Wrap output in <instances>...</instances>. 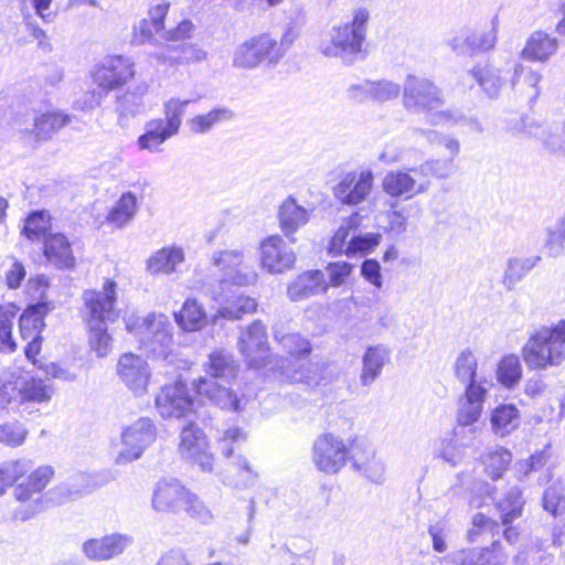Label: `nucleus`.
Here are the masks:
<instances>
[{"label":"nucleus","mask_w":565,"mask_h":565,"mask_svg":"<svg viewBox=\"0 0 565 565\" xmlns=\"http://www.w3.org/2000/svg\"><path fill=\"white\" fill-rule=\"evenodd\" d=\"M242 249H224L213 254L212 265L218 270L214 299L220 302L218 315L228 320L241 319L256 310L254 298L238 291L256 282L257 274L245 266Z\"/></svg>","instance_id":"nucleus-1"},{"label":"nucleus","mask_w":565,"mask_h":565,"mask_svg":"<svg viewBox=\"0 0 565 565\" xmlns=\"http://www.w3.org/2000/svg\"><path fill=\"white\" fill-rule=\"evenodd\" d=\"M116 289V281L106 279L102 290L90 289L83 294L89 345L100 358L108 355L111 350L113 339L107 331V323L114 322L118 318V311L115 308Z\"/></svg>","instance_id":"nucleus-2"},{"label":"nucleus","mask_w":565,"mask_h":565,"mask_svg":"<svg viewBox=\"0 0 565 565\" xmlns=\"http://www.w3.org/2000/svg\"><path fill=\"white\" fill-rule=\"evenodd\" d=\"M369 11L359 8L350 22L333 26L319 44L320 52L328 57H340L345 64H353L365 57L363 44L366 36Z\"/></svg>","instance_id":"nucleus-3"},{"label":"nucleus","mask_w":565,"mask_h":565,"mask_svg":"<svg viewBox=\"0 0 565 565\" xmlns=\"http://www.w3.org/2000/svg\"><path fill=\"white\" fill-rule=\"evenodd\" d=\"M292 41L289 31L279 41L269 33L254 35L235 47L232 65L247 71L260 65L275 67L286 55Z\"/></svg>","instance_id":"nucleus-4"},{"label":"nucleus","mask_w":565,"mask_h":565,"mask_svg":"<svg viewBox=\"0 0 565 565\" xmlns=\"http://www.w3.org/2000/svg\"><path fill=\"white\" fill-rule=\"evenodd\" d=\"M54 477L51 466H41L13 487L12 495L19 503L13 510V521L26 522L47 509V501L54 492L45 488Z\"/></svg>","instance_id":"nucleus-5"},{"label":"nucleus","mask_w":565,"mask_h":565,"mask_svg":"<svg viewBox=\"0 0 565 565\" xmlns=\"http://www.w3.org/2000/svg\"><path fill=\"white\" fill-rule=\"evenodd\" d=\"M522 356L531 370H546L565 361V319L552 327H542L531 334L522 349Z\"/></svg>","instance_id":"nucleus-6"},{"label":"nucleus","mask_w":565,"mask_h":565,"mask_svg":"<svg viewBox=\"0 0 565 565\" xmlns=\"http://www.w3.org/2000/svg\"><path fill=\"white\" fill-rule=\"evenodd\" d=\"M127 329L136 333L140 348L149 356L169 364L173 362V326L166 315L149 313L134 328L127 323Z\"/></svg>","instance_id":"nucleus-7"},{"label":"nucleus","mask_w":565,"mask_h":565,"mask_svg":"<svg viewBox=\"0 0 565 565\" xmlns=\"http://www.w3.org/2000/svg\"><path fill=\"white\" fill-rule=\"evenodd\" d=\"M246 439V433L238 427L227 428L217 437L221 454L231 460V466L237 475L236 477L226 476L227 483L235 488H249L258 477L247 459L241 454Z\"/></svg>","instance_id":"nucleus-8"},{"label":"nucleus","mask_w":565,"mask_h":565,"mask_svg":"<svg viewBox=\"0 0 565 565\" xmlns=\"http://www.w3.org/2000/svg\"><path fill=\"white\" fill-rule=\"evenodd\" d=\"M359 445V438L351 440L348 446L339 436L323 434L313 444V463L324 473H338L349 461L351 462L352 455Z\"/></svg>","instance_id":"nucleus-9"},{"label":"nucleus","mask_w":565,"mask_h":565,"mask_svg":"<svg viewBox=\"0 0 565 565\" xmlns=\"http://www.w3.org/2000/svg\"><path fill=\"white\" fill-rule=\"evenodd\" d=\"M328 367L329 361L322 358L311 360H306V358L297 360L279 358L276 359L271 370L281 381L316 387L330 380Z\"/></svg>","instance_id":"nucleus-10"},{"label":"nucleus","mask_w":565,"mask_h":565,"mask_svg":"<svg viewBox=\"0 0 565 565\" xmlns=\"http://www.w3.org/2000/svg\"><path fill=\"white\" fill-rule=\"evenodd\" d=\"M403 104L407 111L429 115L430 120L444 105V97L430 79L409 74L403 86Z\"/></svg>","instance_id":"nucleus-11"},{"label":"nucleus","mask_w":565,"mask_h":565,"mask_svg":"<svg viewBox=\"0 0 565 565\" xmlns=\"http://www.w3.org/2000/svg\"><path fill=\"white\" fill-rule=\"evenodd\" d=\"M54 309L51 301H39L29 305L19 319L20 334L26 341L24 354L29 361L38 365L36 355L41 351L43 338L41 335L45 328L44 318Z\"/></svg>","instance_id":"nucleus-12"},{"label":"nucleus","mask_w":565,"mask_h":565,"mask_svg":"<svg viewBox=\"0 0 565 565\" xmlns=\"http://www.w3.org/2000/svg\"><path fill=\"white\" fill-rule=\"evenodd\" d=\"M157 437V428L149 417H140L126 427L121 433V449L118 451L115 462L127 465L141 457Z\"/></svg>","instance_id":"nucleus-13"},{"label":"nucleus","mask_w":565,"mask_h":565,"mask_svg":"<svg viewBox=\"0 0 565 565\" xmlns=\"http://www.w3.org/2000/svg\"><path fill=\"white\" fill-rule=\"evenodd\" d=\"M495 23L497 18L492 20V26L488 30L460 28L448 35L446 45L455 55L466 57L492 50L497 43Z\"/></svg>","instance_id":"nucleus-14"},{"label":"nucleus","mask_w":565,"mask_h":565,"mask_svg":"<svg viewBox=\"0 0 565 565\" xmlns=\"http://www.w3.org/2000/svg\"><path fill=\"white\" fill-rule=\"evenodd\" d=\"M196 401L184 383L166 385L156 397V407L163 418H199Z\"/></svg>","instance_id":"nucleus-15"},{"label":"nucleus","mask_w":565,"mask_h":565,"mask_svg":"<svg viewBox=\"0 0 565 565\" xmlns=\"http://www.w3.org/2000/svg\"><path fill=\"white\" fill-rule=\"evenodd\" d=\"M488 394V387L484 385H469L459 398L457 412V426L455 434L457 436L469 434L477 437L478 427L473 426L483 412V405Z\"/></svg>","instance_id":"nucleus-16"},{"label":"nucleus","mask_w":565,"mask_h":565,"mask_svg":"<svg viewBox=\"0 0 565 565\" xmlns=\"http://www.w3.org/2000/svg\"><path fill=\"white\" fill-rule=\"evenodd\" d=\"M237 345L249 367L258 370L271 363L266 327L260 320H255L242 332Z\"/></svg>","instance_id":"nucleus-17"},{"label":"nucleus","mask_w":565,"mask_h":565,"mask_svg":"<svg viewBox=\"0 0 565 565\" xmlns=\"http://www.w3.org/2000/svg\"><path fill=\"white\" fill-rule=\"evenodd\" d=\"M179 452L184 460L198 465L202 471H212L214 456L210 451L206 436L192 422L180 433Z\"/></svg>","instance_id":"nucleus-18"},{"label":"nucleus","mask_w":565,"mask_h":565,"mask_svg":"<svg viewBox=\"0 0 565 565\" xmlns=\"http://www.w3.org/2000/svg\"><path fill=\"white\" fill-rule=\"evenodd\" d=\"M516 129L537 139L548 153L565 156V137L558 122L540 121L533 117L523 116L516 124Z\"/></svg>","instance_id":"nucleus-19"},{"label":"nucleus","mask_w":565,"mask_h":565,"mask_svg":"<svg viewBox=\"0 0 565 565\" xmlns=\"http://www.w3.org/2000/svg\"><path fill=\"white\" fill-rule=\"evenodd\" d=\"M92 75L99 88L110 92L134 77V64L121 55L107 56L95 66Z\"/></svg>","instance_id":"nucleus-20"},{"label":"nucleus","mask_w":565,"mask_h":565,"mask_svg":"<svg viewBox=\"0 0 565 565\" xmlns=\"http://www.w3.org/2000/svg\"><path fill=\"white\" fill-rule=\"evenodd\" d=\"M373 179L370 170L345 173L334 185L333 194L344 205H358L370 194Z\"/></svg>","instance_id":"nucleus-21"},{"label":"nucleus","mask_w":565,"mask_h":565,"mask_svg":"<svg viewBox=\"0 0 565 565\" xmlns=\"http://www.w3.org/2000/svg\"><path fill=\"white\" fill-rule=\"evenodd\" d=\"M296 262L292 248L279 235H271L260 244V264L270 274H281Z\"/></svg>","instance_id":"nucleus-22"},{"label":"nucleus","mask_w":565,"mask_h":565,"mask_svg":"<svg viewBox=\"0 0 565 565\" xmlns=\"http://www.w3.org/2000/svg\"><path fill=\"white\" fill-rule=\"evenodd\" d=\"M412 168L408 170H391L386 172L382 180V189L385 194L393 199L409 200L414 196L425 193L430 182H417L412 174Z\"/></svg>","instance_id":"nucleus-23"},{"label":"nucleus","mask_w":565,"mask_h":565,"mask_svg":"<svg viewBox=\"0 0 565 565\" xmlns=\"http://www.w3.org/2000/svg\"><path fill=\"white\" fill-rule=\"evenodd\" d=\"M132 543L134 537L131 535L111 533L100 539L85 541L82 551L92 561H108L121 555Z\"/></svg>","instance_id":"nucleus-24"},{"label":"nucleus","mask_w":565,"mask_h":565,"mask_svg":"<svg viewBox=\"0 0 565 565\" xmlns=\"http://www.w3.org/2000/svg\"><path fill=\"white\" fill-rule=\"evenodd\" d=\"M117 373L135 395H141L146 392L150 370L141 356L134 353L122 354L118 361Z\"/></svg>","instance_id":"nucleus-25"},{"label":"nucleus","mask_w":565,"mask_h":565,"mask_svg":"<svg viewBox=\"0 0 565 565\" xmlns=\"http://www.w3.org/2000/svg\"><path fill=\"white\" fill-rule=\"evenodd\" d=\"M31 126L21 127L22 132L30 134L38 142L52 139L62 128L67 126L72 117L62 111L33 113Z\"/></svg>","instance_id":"nucleus-26"},{"label":"nucleus","mask_w":565,"mask_h":565,"mask_svg":"<svg viewBox=\"0 0 565 565\" xmlns=\"http://www.w3.org/2000/svg\"><path fill=\"white\" fill-rule=\"evenodd\" d=\"M523 504L524 500L522 498V491L516 486L511 487L504 497L497 502L501 523L505 526L503 530V537L510 544H514L518 541L519 531L516 527L510 526L509 524L521 516Z\"/></svg>","instance_id":"nucleus-27"},{"label":"nucleus","mask_w":565,"mask_h":565,"mask_svg":"<svg viewBox=\"0 0 565 565\" xmlns=\"http://www.w3.org/2000/svg\"><path fill=\"white\" fill-rule=\"evenodd\" d=\"M188 490L174 478L162 479L157 483L152 507L159 512H178L186 500Z\"/></svg>","instance_id":"nucleus-28"},{"label":"nucleus","mask_w":565,"mask_h":565,"mask_svg":"<svg viewBox=\"0 0 565 565\" xmlns=\"http://www.w3.org/2000/svg\"><path fill=\"white\" fill-rule=\"evenodd\" d=\"M43 254L47 263L57 269L66 270L75 267V256L71 242L62 233H49L43 242Z\"/></svg>","instance_id":"nucleus-29"},{"label":"nucleus","mask_w":565,"mask_h":565,"mask_svg":"<svg viewBox=\"0 0 565 565\" xmlns=\"http://www.w3.org/2000/svg\"><path fill=\"white\" fill-rule=\"evenodd\" d=\"M329 285L326 281L324 274L319 270H307L296 277L288 285L287 295L291 301H302L310 297L324 294Z\"/></svg>","instance_id":"nucleus-30"},{"label":"nucleus","mask_w":565,"mask_h":565,"mask_svg":"<svg viewBox=\"0 0 565 565\" xmlns=\"http://www.w3.org/2000/svg\"><path fill=\"white\" fill-rule=\"evenodd\" d=\"M359 447L352 455V467L355 471L363 473L371 482L381 484L384 482V463L376 459L374 449L364 440L359 439Z\"/></svg>","instance_id":"nucleus-31"},{"label":"nucleus","mask_w":565,"mask_h":565,"mask_svg":"<svg viewBox=\"0 0 565 565\" xmlns=\"http://www.w3.org/2000/svg\"><path fill=\"white\" fill-rule=\"evenodd\" d=\"M194 386L199 395L206 397L215 406L222 409L239 411L237 395L225 385L201 376L194 382Z\"/></svg>","instance_id":"nucleus-32"},{"label":"nucleus","mask_w":565,"mask_h":565,"mask_svg":"<svg viewBox=\"0 0 565 565\" xmlns=\"http://www.w3.org/2000/svg\"><path fill=\"white\" fill-rule=\"evenodd\" d=\"M147 90L148 86L141 83L134 88H128L122 95L117 96L116 113L121 127L128 126L130 118L145 111L143 96Z\"/></svg>","instance_id":"nucleus-33"},{"label":"nucleus","mask_w":565,"mask_h":565,"mask_svg":"<svg viewBox=\"0 0 565 565\" xmlns=\"http://www.w3.org/2000/svg\"><path fill=\"white\" fill-rule=\"evenodd\" d=\"M204 371L210 376L209 380H221L224 383H230L237 375L238 364L231 352L215 350L209 354Z\"/></svg>","instance_id":"nucleus-34"},{"label":"nucleus","mask_w":565,"mask_h":565,"mask_svg":"<svg viewBox=\"0 0 565 565\" xmlns=\"http://www.w3.org/2000/svg\"><path fill=\"white\" fill-rule=\"evenodd\" d=\"M558 50V40L546 32L535 31L526 40L522 57L533 62H546Z\"/></svg>","instance_id":"nucleus-35"},{"label":"nucleus","mask_w":565,"mask_h":565,"mask_svg":"<svg viewBox=\"0 0 565 565\" xmlns=\"http://www.w3.org/2000/svg\"><path fill=\"white\" fill-rule=\"evenodd\" d=\"M391 350L384 344L371 345L362 358V372L360 382L370 386L381 374L384 365L390 361Z\"/></svg>","instance_id":"nucleus-36"},{"label":"nucleus","mask_w":565,"mask_h":565,"mask_svg":"<svg viewBox=\"0 0 565 565\" xmlns=\"http://www.w3.org/2000/svg\"><path fill=\"white\" fill-rule=\"evenodd\" d=\"M278 217L281 231L294 243L296 239L292 235L300 226L307 224L309 213L305 207L297 204L294 198L289 196L280 205Z\"/></svg>","instance_id":"nucleus-37"},{"label":"nucleus","mask_w":565,"mask_h":565,"mask_svg":"<svg viewBox=\"0 0 565 565\" xmlns=\"http://www.w3.org/2000/svg\"><path fill=\"white\" fill-rule=\"evenodd\" d=\"M175 135L161 118L151 119L145 124V131L138 137L137 145L140 150L159 152L161 145Z\"/></svg>","instance_id":"nucleus-38"},{"label":"nucleus","mask_w":565,"mask_h":565,"mask_svg":"<svg viewBox=\"0 0 565 565\" xmlns=\"http://www.w3.org/2000/svg\"><path fill=\"white\" fill-rule=\"evenodd\" d=\"M492 431L500 437H505L519 428L521 414L514 404H500L490 415Z\"/></svg>","instance_id":"nucleus-39"},{"label":"nucleus","mask_w":565,"mask_h":565,"mask_svg":"<svg viewBox=\"0 0 565 565\" xmlns=\"http://www.w3.org/2000/svg\"><path fill=\"white\" fill-rule=\"evenodd\" d=\"M183 262V249L179 246H168L162 247L148 259L147 268L153 275H170L177 271V267Z\"/></svg>","instance_id":"nucleus-40"},{"label":"nucleus","mask_w":565,"mask_h":565,"mask_svg":"<svg viewBox=\"0 0 565 565\" xmlns=\"http://www.w3.org/2000/svg\"><path fill=\"white\" fill-rule=\"evenodd\" d=\"M173 315L175 323L185 332L199 331L207 322L204 308L192 298L186 299L181 309Z\"/></svg>","instance_id":"nucleus-41"},{"label":"nucleus","mask_w":565,"mask_h":565,"mask_svg":"<svg viewBox=\"0 0 565 565\" xmlns=\"http://www.w3.org/2000/svg\"><path fill=\"white\" fill-rule=\"evenodd\" d=\"M541 256L511 257L502 276V285L512 290L540 262Z\"/></svg>","instance_id":"nucleus-42"},{"label":"nucleus","mask_w":565,"mask_h":565,"mask_svg":"<svg viewBox=\"0 0 565 565\" xmlns=\"http://www.w3.org/2000/svg\"><path fill=\"white\" fill-rule=\"evenodd\" d=\"M476 436L469 434L457 436L454 433L452 438H443L436 449V456L443 458L451 466H456L465 454V448L473 446Z\"/></svg>","instance_id":"nucleus-43"},{"label":"nucleus","mask_w":565,"mask_h":565,"mask_svg":"<svg viewBox=\"0 0 565 565\" xmlns=\"http://www.w3.org/2000/svg\"><path fill=\"white\" fill-rule=\"evenodd\" d=\"M550 455L547 451H536L529 459L519 463V472L530 479L532 475H537L536 481L540 486L546 484L552 480L553 473L550 467H546Z\"/></svg>","instance_id":"nucleus-44"},{"label":"nucleus","mask_w":565,"mask_h":565,"mask_svg":"<svg viewBox=\"0 0 565 565\" xmlns=\"http://www.w3.org/2000/svg\"><path fill=\"white\" fill-rule=\"evenodd\" d=\"M477 358L469 350H463L455 362V375L466 386L473 385H488V381L484 377L477 376Z\"/></svg>","instance_id":"nucleus-45"},{"label":"nucleus","mask_w":565,"mask_h":565,"mask_svg":"<svg viewBox=\"0 0 565 565\" xmlns=\"http://www.w3.org/2000/svg\"><path fill=\"white\" fill-rule=\"evenodd\" d=\"M544 247L550 257L565 255V211L546 226Z\"/></svg>","instance_id":"nucleus-46"},{"label":"nucleus","mask_w":565,"mask_h":565,"mask_svg":"<svg viewBox=\"0 0 565 565\" xmlns=\"http://www.w3.org/2000/svg\"><path fill=\"white\" fill-rule=\"evenodd\" d=\"M234 117V113L227 107L213 108L207 114L196 115L188 121L190 130L194 134H206L214 126L230 121Z\"/></svg>","instance_id":"nucleus-47"},{"label":"nucleus","mask_w":565,"mask_h":565,"mask_svg":"<svg viewBox=\"0 0 565 565\" xmlns=\"http://www.w3.org/2000/svg\"><path fill=\"white\" fill-rule=\"evenodd\" d=\"M53 387L41 379H31L17 388V397H20L21 404H42L47 403L53 396Z\"/></svg>","instance_id":"nucleus-48"},{"label":"nucleus","mask_w":565,"mask_h":565,"mask_svg":"<svg viewBox=\"0 0 565 565\" xmlns=\"http://www.w3.org/2000/svg\"><path fill=\"white\" fill-rule=\"evenodd\" d=\"M137 211V196L132 192H125L108 212L107 221L116 227L129 223Z\"/></svg>","instance_id":"nucleus-49"},{"label":"nucleus","mask_w":565,"mask_h":565,"mask_svg":"<svg viewBox=\"0 0 565 565\" xmlns=\"http://www.w3.org/2000/svg\"><path fill=\"white\" fill-rule=\"evenodd\" d=\"M482 88V90L490 97L495 98L499 96L503 81L499 71L489 65H477L468 73Z\"/></svg>","instance_id":"nucleus-50"},{"label":"nucleus","mask_w":565,"mask_h":565,"mask_svg":"<svg viewBox=\"0 0 565 565\" xmlns=\"http://www.w3.org/2000/svg\"><path fill=\"white\" fill-rule=\"evenodd\" d=\"M361 224V215L359 212L352 213L349 217L344 218L340 227L332 236L329 245V250L332 254H342L347 252L348 243L352 235H355L356 230Z\"/></svg>","instance_id":"nucleus-51"},{"label":"nucleus","mask_w":565,"mask_h":565,"mask_svg":"<svg viewBox=\"0 0 565 565\" xmlns=\"http://www.w3.org/2000/svg\"><path fill=\"white\" fill-rule=\"evenodd\" d=\"M18 308L13 303L0 305V352H14L17 344L12 338L13 320Z\"/></svg>","instance_id":"nucleus-52"},{"label":"nucleus","mask_w":565,"mask_h":565,"mask_svg":"<svg viewBox=\"0 0 565 565\" xmlns=\"http://www.w3.org/2000/svg\"><path fill=\"white\" fill-rule=\"evenodd\" d=\"M275 339L280 344L281 349L287 352L294 360L308 358L312 351V345L309 340L299 333L281 334L275 331Z\"/></svg>","instance_id":"nucleus-53"},{"label":"nucleus","mask_w":565,"mask_h":565,"mask_svg":"<svg viewBox=\"0 0 565 565\" xmlns=\"http://www.w3.org/2000/svg\"><path fill=\"white\" fill-rule=\"evenodd\" d=\"M454 159L452 156L446 159H429L417 167H413L412 171L414 175L418 177L447 179L454 173Z\"/></svg>","instance_id":"nucleus-54"},{"label":"nucleus","mask_w":565,"mask_h":565,"mask_svg":"<svg viewBox=\"0 0 565 565\" xmlns=\"http://www.w3.org/2000/svg\"><path fill=\"white\" fill-rule=\"evenodd\" d=\"M522 377V366L519 356L504 355L497 367V379L505 387H513Z\"/></svg>","instance_id":"nucleus-55"},{"label":"nucleus","mask_w":565,"mask_h":565,"mask_svg":"<svg viewBox=\"0 0 565 565\" xmlns=\"http://www.w3.org/2000/svg\"><path fill=\"white\" fill-rule=\"evenodd\" d=\"M29 435V429L20 420H11L0 424V445L8 448L22 446Z\"/></svg>","instance_id":"nucleus-56"},{"label":"nucleus","mask_w":565,"mask_h":565,"mask_svg":"<svg viewBox=\"0 0 565 565\" xmlns=\"http://www.w3.org/2000/svg\"><path fill=\"white\" fill-rule=\"evenodd\" d=\"M50 228L49 214L45 211H33L31 212L23 225L22 234L31 239L38 241L49 235L47 230Z\"/></svg>","instance_id":"nucleus-57"},{"label":"nucleus","mask_w":565,"mask_h":565,"mask_svg":"<svg viewBox=\"0 0 565 565\" xmlns=\"http://www.w3.org/2000/svg\"><path fill=\"white\" fill-rule=\"evenodd\" d=\"M504 561L505 555L501 552V545L494 541L490 547L470 551L465 562L467 565H500Z\"/></svg>","instance_id":"nucleus-58"},{"label":"nucleus","mask_w":565,"mask_h":565,"mask_svg":"<svg viewBox=\"0 0 565 565\" xmlns=\"http://www.w3.org/2000/svg\"><path fill=\"white\" fill-rule=\"evenodd\" d=\"M512 460V454L504 448L490 450L484 458V466L488 476L497 480L503 476Z\"/></svg>","instance_id":"nucleus-59"},{"label":"nucleus","mask_w":565,"mask_h":565,"mask_svg":"<svg viewBox=\"0 0 565 565\" xmlns=\"http://www.w3.org/2000/svg\"><path fill=\"white\" fill-rule=\"evenodd\" d=\"M190 99H180V98H170L163 104V115L164 118H161L169 128L179 134L182 117L185 114L186 107L190 104Z\"/></svg>","instance_id":"nucleus-60"},{"label":"nucleus","mask_w":565,"mask_h":565,"mask_svg":"<svg viewBox=\"0 0 565 565\" xmlns=\"http://www.w3.org/2000/svg\"><path fill=\"white\" fill-rule=\"evenodd\" d=\"M542 504L544 510L553 516L565 513V493L561 482H554L545 489Z\"/></svg>","instance_id":"nucleus-61"},{"label":"nucleus","mask_w":565,"mask_h":565,"mask_svg":"<svg viewBox=\"0 0 565 565\" xmlns=\"http://www.w3.org/2000/svg\"><path fill=\"white\" fill-rule=\"evenodd\" d=\"M542 76L540 73L532 71L531 68H524L522 65L515 67L514 77H513V86L522 88L526 86L529 88L526 95L530 102H534L539 94L540 89L537 87L541 82Z\"/></svg>","instance_id":"nucleus-62"},{"label":"nucleus","mask_w":565,"mask_h":565,"mask_svg":"<svg viewBox=\"0 0 565 565\" xmlns=\"http://www.w3.org/2000/svg\"><path fill=\"white\" fill-rule=\"evenodd\" d=\"M31 469L32 461L25 458L7 460L0 463V471L8 487H14Z\"/></svg>","instance_id":"nucleus-63"},{"label":"nucleus","mask_w":565,"mask_h":565,"mask_svg":"<svg viewBox=\"0 0 565 565\" xmlns=\"http://www.w3.org/2000/svg\"><path fill=\"white\" fill-rule=\"evenodd\" d=\"M169 51L177 53L168 57L170 64L196 63L206 58V52L194 45L182 43L177 46H168Z\"/></svg>","instance_id":"nucleus-64"}]
</instances>
